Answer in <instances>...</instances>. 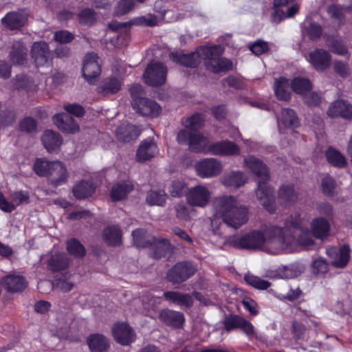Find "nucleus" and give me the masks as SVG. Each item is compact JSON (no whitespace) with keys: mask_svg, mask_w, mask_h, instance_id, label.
Returning a JSON list of instances; mask_svg holds the SVG:
<instances>
[{"mask_svg":"<svg viewBox=\"0 0 352 352\" xmlns=\"http://www.w3.org/2000/svg\"><path fill=\"white\" fill-rule=\"evenodd\" d=\"M294 243V236L286 234L283 225H267L259 230L243 236L228 237L224 245L237 249L261 250L271 254L290 252Z\"/></svg>","mask_w":352,"mask_h":352,"instance_id":"nucleus-1","label":"nucleus"},{"mask_svg":"<svg viewBox=\"0 0 352 352\" xmlns=\"http://www.w3.org/2000/svg\"><path fill=\"white\" fill-rule=\"evenodd\" d=\"M184 124L186 129L179 132L177 140L180 144L188 142L192 151L216 155L239 154V146L230 141L217 142L208 145L207 138L199 131L204 126V119L200 114H195L188 118Z\"/></svg>","mask_w":352,"mask_h":352,"instance_id":"nucleus-2","label":"nucleus"},{"mask_svg":"<svg viewBox=\"0 0 352 352\" xmlns=\"http://www.w3.org/2000/svg\"><path fill=\"white\" fill-rule=\"evenodd\" d=\"M214 217L211 220V230L214 234L221 235L222 222L228 227L238 229L248 221V209L239 203L236 197L222 195L213 202Z\"/></svg>","mask_w":352,"mask_h":352,"instance_id":"nucleus-3","label":"nucleus"},{"mask_svg":"<svg viewBox=\"0 0 352 352\" xmlns=\"http://www.w3.org/2000/svg\"><path fill=\"white\" fill-rule=\"evenodd\" d=\"M284 229L286 234L294 236V242L309 248L314 245L313 236L323 240L329 235L330 223L324 217H316L311 221L309 229L307 221L299 214H294L285 219Z\"/></svg>","mask_w":352,"mask_h":352,"instance_id":"nucleus-4","label":"nucleus"},{"mask_svg":"<svg viewBox=\"0 0 352 352\" xmlns=\"http://www.w3.org/2000/svg\"><path fill=\"white\" fill-rule=\"evenodd\" d=\"M223 49L220 45L200 47L188 54L182 52L170 53V58L175 63L188 67H196L203 60L206 68L214 73L226 72L232 67V63L221 58Z\"/></svg>","mask_w":352,"mask_h":352,"instance_id":"nucleus-5","label":"nucleus"},{"mask_svg":"<svg viewBox=\"0 0 352 352\" xmlns=\"http://www.w3.org/2000/svg\"><path fill=\"white\" fill-rule=\"evenodd\" d=\"M34 170L39 176H46L49 183L58 187L67 182L68 174L65 166L60 162H48L37 160L34 164Z\"/></svg>","mask_w":352,"mask_h":352,"instance_id":"nucleus-6","label":"nucleus"},{"mask_svg":"<svg viewBox=\"0 0 352 352\" xmlns=\"http://www.w3.org/2000/svg\"><path fill=\"white\" fill-rule=\"evenodd\" d=\"M131 106L142 116H151L154 112V102L146 97V94L141 85L136 84L130 88Z\"/></svg>","mask_w":352,"mask_h":352,"instance_id":"nucleus-7","label":"nucleus"},{"mask_svg":"<svg viewBox=\"0 0 352 352\" xmlns=\"http://www.w3.org/2000/svg\"><path fill=\"white\" fill-rule=\"evenodd\" d=\"M196 272L195 267L190 262H179L176 263L167 273V279L173 283H182Z\"/></svg>","mask_w":352,"mask_h":352,"instance_id":"nucleus-8","label":"nucleus"},{"mask_svg":"<svg viewBox=\"0 0 352 352\" xmlns=\"http://www.w3.org/2000/svg\"><path fill=\"white\" fill-rule=\"evenodd\" d=\"M267 182L263 180L257 182L256 195L258 202L264 208L270 212H274L275 211L274 189L267 184Z\"/></svg>","mask_w":352,"mask_h":352,"instance_id":"nucleus-9","label":"nucleus"},{"mask_svg":"<svg viewBox=\"0 0 352 352\" xmlns=\"http://www.w3.org/2000/svg\"><path fill=\"white\" fill-rule=\"evenodd\" d=\"M186 197L189 205L204 208L209 203L211 192L205 186L197 185L190 188L186 192Z\"/></svg>","mask_w":352,"mask_h":352,"instance_id":"nucleus-10","label":"nucleus"},{"mask_svg":"<svg viewBox=\"0 0 352 352\" xmlns=\"http://www.w3.org/2000/svg\"><path fill=\"white\" fill-rule=\"evenodd\" d=\"M101 72L98 57L94 53L86 54L82 67V76L89 84H94Z\"/></svg>","mask_w":352,"mask_h":352,"instance_id":"nucleus-11","label":"nucleus"},{"mask_svg":"<svg viewBox=\"0 0 352 352\" xmlns=\"http://www.w3.org/2000/svg\"><path fill=\"white\" fill-rule=\"evenodd\" d=\"M223 167L221 162L214 158H206L197 162L195 170L202 178H210L219 175Z\"/></svg>","mask_w":352,"mask_h":352,"instance_id":"nucleus-12","label":"nucleus"},{"mask_svg":"<svg viewBox=\"0 0 352 352\" xmlns=\"http://www.w3.org/2000/svg\"><path fill=\"white\" fill-rule=\"evenodd\" d=\"M248 181L247 175L240 170H232L225 173L220 179L221 184L230 190L239 189L243 186Z\"/></svg>","mask_w":352,"mask_h":352,"instance_id":"nucleus-13","label":"nucleus"},{"mask_svg":"<svg viewBox=\"0 0 352 352\" xmlns=\"http://www.w3.org/2000/svg\"><path fill=\"white\" fill-rule=\"evenodd\" d=\"M244 167L250 170L257 177V182L269 181L270 173L263 162L253 156H249L243 160Z\"/></svg>","mask_w":352,"mask_h":352,"instance_id":"nucleus-14","label":"nucleus"},{"mask_svg":"<svg viewBox=\"0 0 352 352\" xmlns=\"http://www.w3.org/2000/svg\"><path fill=\"white\" fill-rule=\"evenodd\" d=\"M307 60L319 72H323L331 65V56L323 49H316L309 54Z\"/></svg>","mask_w":352,"mask_h":352,"instance_id":"nucleus-15","label":"nucleus"},{"mask_svg":"<svg viewBox=\"0 0 352 352\" xmlns=\"http://www.w3.org/2000/svg\"><path fill=\"white\" fill-rule=\"evenodd\" d=\"M112 333L116 342L122 345H129L135 339L133 329L124 322L115 324Z\"/></svg>","mask_w":352,"mask_h":352,"instance_id":"nucleus-16","label":"nucleus"},{"mask_svg":"<svg viewBox=\"0 0 352 352\" xmlns=\"http://www.w3.org/2000/svg\"><path fill=\"white\" fill-rule=\"evenodd\" d=\"M350 250L348 245L340 248L335 247L327 249V254L331 258V265L337 268L344 267L349 260Z\"/></svg>","mask_w":352,"mask_h":352,"instance_id":"nucleus-17","label":"nucleus"},{"mask_svg":"<svg viewBox=\"0 0 352 352\" xmlns=\"http://www.w3.org/2000/svg\"><path fill=\"white\" fill-rule=\"evenodd\" d=\"M122 80L115 76L104 78L96 88L97 93L103 96H109L117 94L122 88Z\"/></svg>","mask_w":352,"mask_h":352,"instance_id":"nucleus-18","label":"nucleus"},{"mask_svg":"<svg viewBox=\"0 0 352 352\" xmlns=\"http://www.w3.org/2000/svg\"><path fill=\"white\" fill-rule=\"evenodd\" d=\"M53 122L63 132L74 133L79 129L78 124L69 113H62L54 115Z\"/></svg>","mask_w":352,"mask_h":352,"instance_id":"nucleus-19","label":"nucleus"},{"mask_svg":"<svg viewBox=\"0 0 352 352\" xmlns=\"http://www.w3.org/2000/svg\"><path fill=\"white\" fill-rule=\"evenodd\" d=\"M28 14L24 10L8 13L3 19L2 23L10 30H16L23 27L28 21Z\"/></svg>","mask_w":352,"mask_h":352,"instance_id":"nucleus-20","label":"nucleus"},{"mask_svg":"<svg viewBox=\"0 0 352 352\" xmlns=\"http://www.w3.org/2000/svg\"><path fill=\"white\" fill-rule=\"evenodd\" d=\"M30 53L32 59L37 66H43L49 60V46L48 44L44 41L34 43Z\"/></svg>","mask_w":352,"mask_h":352,"instance_id":"nucleus-21","label":"nucleus"},{"mask_svg":"<svg viewBox=\"0 0 352 352\" xmlns=\"http://www.w3.org/2000/svg\"><path fill=\"white\" fill-rule=\"evenodd\" d=\"M331 118L340 116L344 118H352V105L347 102L338 100L332 102L327 111Z\"/></svg>","mask_w":352,"mask_h":352,"instance_id":"nucleus-22","label":"nucleus"},{"mask_svg":"<svg viewBox=\"0 0 352 352\" xmlns=\"http://www.w3.org/2000/svg\"><path fill=\"white\" fill-rule=\"evenodd\" d=\"M133 184L129 181H122L114 184L110 190V198L112 201L118 202L126 199L133 190Z\"/></svg>","mask_w":352,"mask_h":352,"instance_id":"nucleus-23","label":"nucleus"},{"mask_svg":"<svg viewBox=\"0 0 352 352\" xmlns=\"http://www.w3.org/2000/svg\"><path fill=\"white\" fill-rule=\"evenodd\" d=\"M165 299L184 308H190L193 305L192 296L179 292H166L163 294Z\"/></svg>","mask_w":352,"mask_h":352,"instance_id":"nucleus-24","label":"nucleus"},{"mask_svg":"<svg viewBox=\"0 0 352 352\" xmlns=\"http://www.w3.org/2000/svg\"><path fill=\"white\" fill-rule=\"evenodd\" d=\"M96 189V186L91 180H82L74 186L72 192L78 199H83L91 197Z\"/></svg>","mask_w":352,"mask_h":352,"instance_id":"nucleus-25","label":"nucleus"},{"mask_svg":"<svg viewBox=\"0 0 352 352\" xmlns=\"http://www.w3.org/2000/svg\"><path fill=\"white\" fill-rule=\"evenodd\" d=\"M28 49L21 41H15L10 52V60L14 65H21L26 63Z\"/></svg>","mask_w":352,"mask_h":352,"instance_id":"nucleus-26","label":"nucleus"},{"mask_svg":"<svg viewBox=\"0 0 352 352\" xmlns=\"http://www.w3.org/2000/svg\"><path fill=\"white\" fill-rule=\"evenodd\" d=\"M159 318L166 324L179 328L184 322V314L179 311L164 309L159 314Z\"/></svg>","mask_w":352,"mask_h":352,"instance_id":"nucleus-27","label":"nucleus"},{"mask_svg":"<svg viewBox=\"0 0 352 352\" xmlns=\"http://www.w3.org/2000/svg\"><path fill=\"white\" fill-rule=\"evenodd\" d=\"M140 134V131L133 124H123L116 129V136L118 140L129 142L135 140Z\"/></svg>","mask_w":352,"mask_h":352,"instance_id":"nucleus-28","label":"nucleus"},{"mask_svg":"<svg viewBox=\"0 0 352 352\" xmlns=\"http://www.w3.org/2000/svg\"><path fill=\"white\" fill-rule=\"evenodd\" d=\"M1 283L10 292H21L27 287V282L24 277L19 275H8L2 279Z\"/></svg>","mask_w":352,"mask_h":352,"instance_id":"nucleus-29","label":"nucleus"},{"mask_svg":"<svg viewBox=\"0 0 352 352\" xmlns=\"http://www.w3.org/2000/svg\"><path fill=\"white\" fill-rule=\"evenodd\" d=\"M102 239L110 246H119L122 243V231L118 226H111L104 229Z\"/></svg>","mask_w":352,"mask_h":352,"instance_id":"nucleus-30","label":"nucleus"},{"mask_svg":"<svg viewBox=\"0 0 352 352\" xmlns=\"http://www.w3.org/2000/svg\"><path fill=\"white\" fill-rule=\"evenodd\" d=\"M274 89L276 96L278 100L287 101L290 99L292 88L287 78L281 77L276 79Z\"/></svg>","mask_w":352,"mask_h":352,"instance_id":"nucleus-31","label":"nucleus"},{"mask_svg":"<svg viewBox=\"0 0 352 352\" xmlns=\"http://www.w3.org/2000/svg\"><path fill=\"white\" fill-rule=\"evenodd\" d=\"M87 342L91 352H107L109 346L107 338L98 333L89 336Z\"/></svg>","mask_w":352,"mask_h":352,"instance_id":"nucleus-32","label":"nucleus"},{"mask_svg":"<svg viewBox=\"0 0 352 352\" xmlns=\"http://www.w3.org/2000/svg\"><path fill=\"white\" fill-rule=\"evenodd\" d=\"M154 142L153 138L143 140L137 150L136 157L139 162H145L153 157Z\"/></svg>","mask_w":352,"mask_h":352,"instance_id":"nucleus-33","label":"nucleus"},{"mask_svg":"<svg viewBox=\"0 0 352 352\" xmlns=\"http://www.w3.org/2000/svg\"><path fill=\"white\" fill-rule=\"evenodd\" d=\"M42 142L48 152H52L62 144V138L58 133L47 130L42 136Z\"/></svg>","mask_w":352,"mask_h":352,"instance_id":"nucleus-34","label":"nucleus"},{"mask_svg":"<svg viewBox=\"0 0 352 352\" xmlns=\"http://www.w3.org/2000/svg\"><path fill=\"white\" fill-rule=\"evenodd\" d=\"M278 123L280 130H281L283 126L287 129H294L299 125V121L296 113L290 109H283L281 118L278 121Z\"/></svg>","mask_w":352,"mask_h":352,"instance_id":"nucleus-35","label":"nucleus"},{"mask_svg":"<svg viewBox=\"0 0 352 352\" xmlns=\"http://www.w3.org/2000/svg\"><path fill=\"white\" fill-rule=\"evenodd\" d=\"M69 265V259L65 254L52 255L47 262L48 268L53 272L65 270Z\"/></svg>","mask_w":352,"mask_h":352,"instance_id":"nucleus-36","label":"nucleus"},{"mask_svg":"<svg viewBox=\"0 0 352 352\" xmlns=\"http://www.w3.org/2000/svg\"><path fill=\"white\" fill-rule=\"evenodd\" d=\"M278 197L281 203L291 204L298 199V195L292 186L283 185L278 190Z\"/></svg>","mask_w":352,"mask_h":352,"instance_id":"nucleus-37","label":"nucleus"},{"mask_svg":"<svg viewBox=\"0 0 352 352\" xmlns=\"http://www.w3.org/2000/svg\"><path fill=\"white\" fill-rule=\"evenodd\" d=\"M325 156L328 162L336 167L344 168L346 165L345 157L333 147L328 148L325 152Z\"/></svg>","mask_w":352,"mask_h":352,"instance_id":"nucleus-38","label":"nucleus"},{"mask_svg":"<svg viewBox=\"0 0 352 352\" xmlns=\"http://www.w3.org/2000/svg\"><path fill=\"white\" fill-rule=\"evenodd\" d=\"M134 245L137 248H145L151 245L150 236L144 229H136L132 232Z\"/></svg>","mask_w":352,"mask_h":352,"instance_id":"nucleus-39","label":"nucleus"},{"mask_svg":"<svg viewBox=\"0 0 352 352\" xmlns=\"http://www.w3.org/2000/svg\"><path fill=\"white\" fill-rule=\"evenodd\" d=\"M276 274L272 276L273 278H293L297 277L300 270L295 265H289L278 267L275 272Z\"/></svg>","mask_w":352,"mask_h":352,"instance_id":"nucleus-40","label":"nucleus"},{"mask_svg":"<svg viewBox=\"0 0 352 352\" xmlns=\"http://www.w3.org/2000/svg\"><path fill=\"white\" fill-rule=\"evenodd\" d=\"M244 280L248 285L257 289L265 290L271 286L269 281L252 274L245 275Z\"/></svg>","mask_w":352,"mask_h":352,"instance_id":"nucleus-41","label":"nucleus"},{"mask_svg":"<svg viewBox=\"0 0 352 352\" xmlns=\"http://www.w3.org/2000/svg\"><path fill=\"white\" fill-rule=\"evenodd\" d=\"M131 25H144V26H154V19L151 15L149 16H142L133 19L129 23H119L116 25V29L125 28Z\"/></svg>","mask_w":352,"mask_h":352,"instance_id":"nucleus-42","label":"nucleus"},{"mask_svg":"<svg viewBox=\"0 0 352 352\" xmlns=\"http://www.w3.org/2000/svg\"><path fill=\"white\" fill-rule=\"evenodd\" d=\"M294 0H274V12L272 14V21L276 23H280L284 18L285 14L283 10L280 9L282 6H285L292 2Z\"/></svg>","mask_w":352,"mask_h":352,"instance_id":"nucleus-43","label":"nucleus"},{"mask_svg":"<svg viewBox=\"0 0 352 352\" xmlns=\"http://www.w3.org/2000/svg\"><path fill=\"white\" fill-rule=\"evenodd\" d=\"M294 91L299 94L305 95L311 89V82L309 80L303 78H296L291 83Z\"/></svg>","mask_w":352,"mask_h":352,"instance_id":"nucleus-44","label":"nucleus"},{"mask_svg":"<svg viewBox=\"0 0 352 352\" xmlns=\"http://www.w3.org/2000/svg\"><path fill=\"white\" fill-rule=\"evenodd\" d=\"M67 249L72 255L76 258H82L85 255V248L76 239H72L67 241Z\"/></svg>","mask_w":352,"mask_h":352,"instance_id":"nucleus-45","label":"nucleus"},{"mask_svg":"<svg viewBox=\"0 0 352 352\" xmlns=\"http://www.w3.org/2000/svg\"><path fill=\"white\" fill-rule=\"evenodd\" d=\"M170 245L166 239H155V258L164 257L170 254Z\"/></svg>","mask_w":352,"mask_h":352,"instance_id":"nucleus-46","label":"nucleus"},{"mask_svg":"<svg viewBox=\"0 0 352 352\" xmlns=\"http://www.w3.org/2000/svg\"><path fill=\"white\" fill-rule=\"evenodd\" d=\"M79 22L82 25H91L96 21V14L90 8H85L78 14Z\"/></svg>","mask_w":352,"mask_h":352,"instance_id":"nucleus-47","label":"nucleus"},{"mask_svg":"<svg viewBox=\"0 0 352 352\" xmlns=\"http://www.w3.org/2000/svg\"><path fill=\"white\" fill-rule=\"evenodd\" d=\"M135 6L134 0H120L115 8L114 14L122 16L129 12Z\"/></svg>","mask_w":352,"mask_h":352,"instance_id":"nucleus-48","label":"nucleus"},{"mask_svg":"<svg viewBox=\"0 0 352 352\" xmlns=\"http://www.w3.org/2000/svg\"><path fill=\"white\" fill-rule=\"evenodd\" d=\"M322 192L327 196H333L336 192V185L333 179L327 175L321 182Z\"/></svg>","mask_w":352,"mask_h":352,"instance_id":"nucleus-49","label":"nucleus"},{"mask_svg":"<svg viewBox=\"0 0 352 352\" xmlns=\"http://www.w3.org/2000/svg\"><path fill=\"white\" fill-rule=\"evenodd\" d=\"M351 10V6H342L338 5H332L328 8V13L329 15L338 21H341L343 18L344 14Z\"/></svg>","mask_w":352,"mask_h":352,"instance_id":"nucleus-50","label":"nucleus"},{"mask_svg":"<svg viewBox=\"0 0 352 352\" xmlns=\"http://www.w3.org/2000/svg\"><path fill=\"white\" fill-rule=\"evenodd\" d=\"M166 74V67L162 63H155V87L165 83Z\"/></svg>","mask_w":352,"mask_h":352,"instance_id":"nucleus-51","label":"nucleus"},{"mask_svg":"<svg viewBox=\"0 0 352 352\" xmlns=\"http://www.w3.org/2000/svg\"><path fill=\"white\" fill-rule=\"evenodd\" d=\"M330 51L338 55L344 56L348 53L346 47L338 40L331 39L327 43Z\"/></svg>","mask_w":352,"mask_h":352,"instance_id":"nucleus-52","label":"nucleus"},{"mask_svg":"<svg viewBox=\"0 0 352 352\" xmlns=\"http://www.w3.org/2000/svg\"><path fill=\"white\" fill-rule=\"evenodd\" d=\"M16 120V116L13 111L6 110L0 112V128L12 125Z\"/></svg>","mask_w":352,"mask_h":352,"instance_id":"nucleus-53","label":"nucleus"},{"mask_svg":"<svg viewBox=\"0 0 352 352\" xmlns=\"http://www.w3.org/2000/svg\"><path fill=\"white\" fill-rule=\"evenodd\" d=\"M186 186L183 182L176 181L174 182L170 188V193L173 197H182L186 192Z\"/></svg>","mask_w":352,"mask_h":352,"instance_id":"nucleus-54","label":"nucleus"},{"mask_svg":"<svg viewBox=\"0 0 352 352\" xmlns=\"http://www.w3.org/2000/svg\"><path fill=\"white\" fill-rule=\"evenodd\" d=\"M74 284L70 280V278H67L65 276H62L56 280V287L60 289L63 292H67L72 289Z\"/></svg>","mask_w":352,"mask_h":352,"instance_id":"nucleus-55","label":"nucleus"},{"mask_svg":"<svg viewBox=\"0 0 352 352\" xmlns=\"http://www.w3.org/2000/svg\"><path fill=\"white\" fill-rule=\"evenodd\" d=\"M74 38V35L67 30L57 31L54 34V39L60 43H70Z\"/></svg>","mask_w":352,"mask_h":352,"instance_id":"nucleus-56","label":"nucleus"},{"mask_svg":"<svg viewBox=\"0 0 352 352\" xmlns=\"http://www.w3.org/2000/svg\"><path fill=\"white\" fill-rule=\"evenodd\" d=\"M143 78L146 85L154 87V60H152L146 67Z\"/></svg>","mask_w":352,"mask_h":352,"instance_id":"nucleus-57","label":"nucleus"},{"mask_svg":"<svg viewBox=\"0 0 352 352\" xmlns=\"http://www.w3.org/2000/svg\"><path fill=\"white\" fill-rule=\"evenodd\" d=\"M333 69L336 74L342 78L348 77L350 75V69L346 63L340 60L333 63Z\"/></svg>","mask_w":352,"mask_h":352,"instance_id":"nucleus-58","label":"nucleus"},{"mask_svg":"<svg viewBox=\"0 0 352 352\" xmlns=\"http://www.w3.org/2000/svg\"><path fill=\"white\" fill-rule=\"evenodd\" d=\"M37 126L36 121L30 117L24 118L20 122V129L23 131H26L28 133L33 132L36 130Z\"/></svg>","mask_w":352,"mask_h":352,"instance_id":"nucleus-59","label":"nucleus"},{"mask_svg":"<svg viewBox=\"0 0 352 352\" xmlns=\"http://www.w3.org/2000/svg\"><path fill=\"white\" fill-rule=\"evenodd\" d=\"M243 320V318L238 316H231L230 318H227L226 320L225 321L226 329L228 331H230L235 328H240Z\"/></svg>","mask_w":352,"mask_h":352,"instance_id":"nucleus-60","label":"nucleus"},{"mask_svg":"<svg viewBox=\"0 0 352 352\" xmlns=\"http://www.w3.org/2000/svg\"><path fill=\"white\" fill-rule=\"evenodd\" d=\"M301 293V290L296 287L295 289H290L286 294H279L278 298L282 300L294 301L300 296Z\"/></svg>","mask_w":352,"mask_h":352,"instance_id":"nucleus-61","label":"nucleus"},{"mask_svg":"<svg viewBox=\"0 0 352 352\" xmlns=\"http://www.w3.org/2000/svg\"><path fill=\"white\" fill-rule=\"evenodd\" d=\"M269 50L268 45L266 42L258 41L255 42L251 47L250 50L255 55H260Z\"/></svg>","mask_w":352,"mask_h":352,"instance_id":"nucleus-62","label":"nucleus"},{"mask_svg":"<svg viewBox=\"0 0 352 352\" xmlns=\"http://www.w3.org/2000/svg\"><path fill=\"white\" fill-rule=\"evenodd\" d=\"M314 272L318 274L326 273L328 270V265L324 259L318 258L314 260L313 263Z\"/></svg>","mask_w":352,"mask_h":352,"instance_id":"nucleus-63","label":"nucleus"},{"mask_svg":"<svg viewBox=\"0 0 352 352\" xmlns=\"http://www.w3.org/2000/svg\"><path fill=\"white\" fill-rule=\"evenodd\" d=\"M241 302L244 308L251 314L255 316L258 314L257 304L254 300L250 298H245L241 301Z\"/></svg>","mask_w":352,"mask_h":352,"instance_id":"nucleus-64","label":"nucleus"}]
</instances>
